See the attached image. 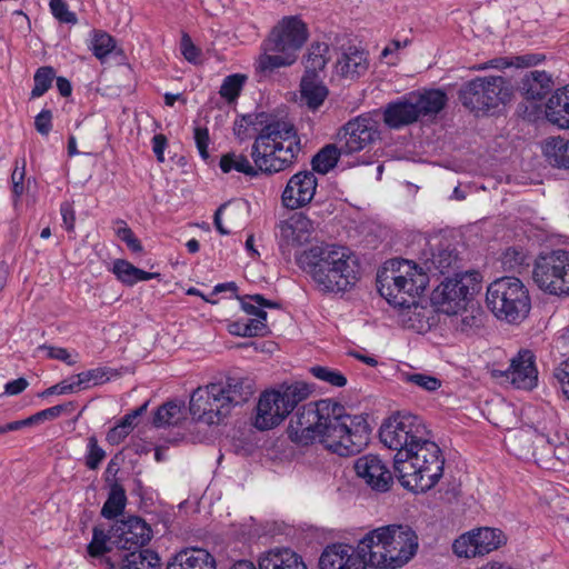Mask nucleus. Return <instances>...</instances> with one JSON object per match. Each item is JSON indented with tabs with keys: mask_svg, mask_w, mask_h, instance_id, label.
<instances>
[{
	"mask_svg": "<svg viewBox=\"0 0 569 569\" xmlns=\"http://www.w3.org/2000/svg\"><path fill=\"white\" fill-rule=\"evenodd\" d=\"M302 151L301 139L295 126L287 121H271L263 126L251 147L250 162L243 153L230 151L221 156L219 167L222 172L236 171L248 177L259 172L273 174L297 163Z\"/></svg>",
	"mask_w": 569,
	"mask_h": 569,
	"instance_id": "f257e3e1",
	"label": "nucleus"
},
{
	"mask_svg": "<svg viewBox=\"0 0 569 569\" xmlns=\"http://www.w3.org/2000/svg\"><path fill=\"white\" fill-rule=\"evenodd\" d=\"M296 262L323 292L347 291L359 279L358 259L347 247L312 246L297 254Z\"/></svg>",
	"mask_w": 569,
	"mask_h": 569,
	"instance_id": "f03ea898",
	"label": "nucleus"
},
{
	"mask_svg": "<svg viewBox=\"0 0 569 569\" xmlns=\"http://www.w3.org/2000/svg\"><path fill=\"white\" fill-rule=\"evenodd\" d=\"M320 442L330 451L351 456L367 443L369 425L362 416H351L346 408L332 400L317 401Z\"/></svg>",
	"mask_w": 569,
	"mask_h": 569,
	"instance_id": "7ed1b4c3",
	"label": "nucleus"
},
{
	"mask_svg": "<svg viewBox=\"0 0 569 569\" xmlns=\"http://www.w3.org/2000/svg\"><path fill=\"white\" fill-rule=\"evenodd\" d=\"M419 539L408 525H387L370 530L360 539V550L375 569H400L417 553Z\"/></svg>",
	"mask_w": 569,
	"mask_h": 569,
	"instance_id": "20e7f679",
	"label": "nucleus"
},
{
	"mask_svg": "<svg viewBox=\"0 0 569 569\" xmlns=\"http://www.w3.org/2000/svg\"><path fill=\"white\" fill-rule=\"evenodd\" d=\"M445 459L439 446L428 435L411 452L401 451L393 458L395 472L405 488L415 492L431 489L442 477Z\"/></svg>",
	"mask_w": 569,
	"mask_h": 569,
	"instance_id": "39448f33",
	"label": "nucleus"
},
{
	"mask_svg": "<svg viewBox=\"0 0 569 569\" xmlns=\"http://www.w3.org/2000/svg\"><path fill=\"white\" fill-rule=\"evenodd\" d=\"M429 278L423 268L412 261H387L378 271V291L395 308H418L417 298L425 291Z\"/></svg>",
	"mask_w": 569,
	"mask_h": 569,
	"instance_id": "423d86ee",
	"label": "nucleus"
},
{
	"mask_svg": "<svg viewBox=\"0 0 569 569\" xmlns=\"http://www.w3.org/2000/svg\"><path fill=\"white\" fill-rule=\"evenodd\" d=\"M307 24L298 17L282 18L261 43V53L256 60L259 72H273L292 66L299 51L308 40Z\"/></svg>",
	"mask_w": 569,
	"mask_h": 569,
	"instance_id": "0eeeda50",
	"label": "nucleus"
},
{
	"mask_svg": "<svg viewBox=\"0 0 569 569\" xmlns=\"http://www.w3.org/2000/svg\"><path fill=\"white\" fill-rule=\"evenodd\" d=\"M251 395L242 379L227 378L223 383H210L193 391L190 398V413L193 419L207 425H218L231 409L246 402Z\"/></svg>",
	"mask_w": 569,
	"mask_h": 569,
	"instance_id": "6e6552de",
	"label": "nucleus"
},
{
	"mask_svg": "<svg viewBox=\"0 0 569 569\" xmlns=\"http://www.w3.org/2000/svg\"><path fill=\"white\" fill-rule=\"evenodd\" d=\"M511 97L510 82L500 76L477 77L459 90L462 106L476 114L495 113L505 107Z\"/></svg>",
	"mask_w": 569,
	"mask_h": 569,
	"instance_id": "1a4fd4ad",
	"label": "nucleus"
},
{
	"mask_svg": "<svg viewBox=\"0 0 569 569\" xmlns=\"http://www.w3.org/2000/svg\"><path fill=\"white\" fill-rule=\"evenodd\" d=\"M486 301L492 313L509 323L522 321L530 311V297L522 281L516 277H501L487 289Z\"/></svg>",
	"mask_w": 569,
	"mask_h": 569,
	"instance_id": "9d476101",
	"label": "nucleus"
},
{
	"mask_svg": "<svg viewBox=\"0 0 569 569\" xmlns=\"http://www.w3.org/2000/svg\"><path fill=\"white\" fill-rule=\"evenodd\" d=\"M309 388L305 383L282 386L278 390L261 393L254 418L259 430H269L280 425L295 407L308 398Z\"/></svg>",
	"mask_w": 569,
	"mask_h": 569,
	"instance_id": "9b49d317",
	"label": "nucleus"
},
{
	"mask_svg": "<svg viewBox=\"0 0 569 569\" xmlns=\"http://www.w3.org/2000/svg\"><path fill=\"white\" fill-rule=\"evenodd\" d=\"M532 279L537 287L552 296H569V251L553 250L537 257Z\"/></svg>",
	"mask_w": 569,
	"mask_h": 569,
	"instance_id": "f8f14e48",
	"label": "nucleus"
},
{
	"mask_svg": "<svg viewBox=\"0 0 569 569\" xmlns=\"http://www.w3.org/2000/svg\"><path fill=\"white\" fill-rule=\"evenodd\" d=\"M478 272L456 274L445 279L432 293V302L441 313L452 315L467 306L468 296L475 290Z\"/></svg>",
	"mask_w": 569,
	"mask_h": 569,
	"instance_id": "ddd939ff",
	"label": "nucleus"
},
{
	"mask_svg": "<svg viewBox=\"0 0 569 569\" xmlns=\"http://www.w3.org/2000/svg\"><path fill=\"white\" fill-rule=\"evenodd\" d=\"M379 136L377 121L367 116H359L348 121L338 131L336 141L342 154L351 157L366 150L379 139Z\"/></svg>",
	"mask_w": 569,
	"mask_h": 569,
	"instance_id": "4468645a",
	"label": "nucleus"
},
{
	"mask_svg": "<svg viewBox=\"0 0 569 569\" xmlns=\"http://www.w3.org/2000/svg\"><path fill=\"white\" fill-rule=\"evenodd\" d=\"M492 376L498 379L500 383H508L517 389L531 390L538 383L536 357L531 350H520L518 355L511 359L508 369H495Z\"/></svg>",
	"mask_w": 569,
	"mask_h": 569,
	"instance_id": "2eb2a0df",
	"label": "nucleus"
},
{
	"mask_svg": "<svg viewBox=\"0 0 569 569\" xmlns=\"http://www.w3.org/2000/svg\"><path fill=\"white\" fill-rule=\"evenodd\" d=\"M313 231L312 220L303 213H293L280 221L276 237L281 253L290 259L292 250L309 242Z\"/></svg>",
	"mask_w": 569,
	"mask_h": 569,
	"instance_id": "dca6fc26",
	"label": "nucleus"
},
{
	"mask_svg": "<svg viewBox=\"0 0 569 569\" xmlns=\"http://www.w3.org/2000/svg\"><path fill=\"white\" fill-rule=\"evenodd\" d=\"M368 555L357 546L348 543H332L327 546L320 558V569H367Z\"/></svg>",
	"mask_w": 569,
	"mask_h": 569,
	"instance_id": "f3484780",
	"label": "nucleus"
},
{
	"mask_svg": "<svg viewBox=\"0 0 569 569\" xmlns=\"http://www.w3.org/2000/svg\"><path fill=\"white\" fill-rule=\"evenodd\" d=\"M318 423L317 401L309 402L291 417L288 436L291 441L301 446H308L316 440L320 441Z\"/></svg>",
	"mask_w": 569,
	"mask_h": 569,
	"instance_id": "a211bd4d",
	"label": "nucleus"
},
{
	"mask_svg": "<svg viewBox=\"0 0 569 569\" xmlns=\"http://www.w3.org/2000/svg\"><path fill=\"white\" fill-rule=\"evenodd\" d=\"M317 186L318 181L313 171L303 170L295 173L282 191V204L291 210L305 207L313 199Z\"/></svg>",
	"mask_w": 569,
	"mask_h": 569,
	"instance_id": "6ab92c4d",
	"label": "nucleus"
},
{
	"mask_svg": "<svg viewBox=\"0 0 569 569\" xmlns=\"http://www.w3.org/2000/svg\"><path fill=\"white\" fill-rule=\"evenodd\" d=\"M150 526L139 517H129L112 528L113 542L121 549L141 548L151 539Z\"/></svg>",
	"mask_w": 569,
	"mask_h": 569,
	"instance_id": "aec40b11",
	"label": "nucleus"
},
{
	"mask_svg": "<svg viewBox=\"0 0 569 569\" xmlns=\"http://www.w3.org/2000/svg\"><path fill=\"white\" fill-rule=\"evenodd\" d=\"M355 470L371 489L387 491L392 483V475L386 462L376 455H365L355 461Z\"/></svg>",
	"mask_w": 569,
	"mask_h": 569,
	"instance_id": "412c9836",
	"label": "nucleus"
},
{
	"mask_svg": "<svg viewBox=\"0 0 569 569\" xmlns=\"http://www.w3.org/2000/svg\"><path fill=\"white\" fill-rule=\"evenodd\" d=\"M418 119V111L411 93L398 101L389 103L383 112L385 123L392 129H399Z\"/></svg>",
	"mask_w": 569,
	"mask_h": 569,
	"instance_id": "4be33fe9",
	"label": "nucleus"
},
{
	"mask_svg": "<svg viewBox=\"0 0 569 569\" xmlns=\"http://www.w3.org/2000/svg\"><path fill=\"white\" fill-rule=\"evenodd\" d=\"M258 565L260 569H307L302 558L287 548L271 549L262 553Z\"/></svg>",
	"mask_w": 569,
	"mask_h": 569,
	"instance_id": "5701e85b",
	"label": "nucleus"
},
{
	"mask_svg": "<svg viewBox=\"0 0 569 569\" xmlns=\"http://www.w3.org/2000/svg\"><path fill=\"white\" fill-rule=\"evenodd\" d=\"M546 118L560 129H569V84L557 89L548 99Z\"/></svg>",
	"mask_w": 569,
	"mask_h": 569,
	"instance_id": "b1692460",
	"label": "nucleus"
},
{
	"mask_svg": "<svg viewBox=\"0 0 569 569\" xmlns=\"http://www.w3.org/2000/svg\"><path fill=\"white\" fill-rule=\"evenodd\" d=\"M448 321L446 323L451 327L456 332L470 336L477 333L482 327L483 313L479 308L463 307L460 311L447 315Z\"/></svg>",
	"mask_w": 569,
	"mask_h": 569,
	"instance_id": "393cba45",
	"label": "nucleus"
},
{
	"mask_svg": "<svg viewBox=\"0 0 569 569\" xmlns=\"http://www.w3.org/2000/svg\"><path fill=\"white\" fill-rule=\"evenodd\" d=\"M367 53L357 48H349L336 63V71L345 78H359L368 70Z\"/></svg>",
	"mask_w": 569,
	"mask_h": 569,
	"instance_id": "a878e982",
	"label": "nucleus"
},
{
	"mask_svg": "<svg viewBox=\"0 0 569 569\" xmlns=\"http://www.w3.org/2000/svg\"><path fill=\"white\" fill-rule=\"evenodd\" d=\"M168 569H216V561L207 550L191 548L179 552Z\"/></svg>",
	"mask_w": 569,
	"mask_h": 569,
	"instance_id": "bb28decb",
	"label": "nucleus"
},
{
	"mask_svg": "<svg viewBox=\"0 0 569 569\" xmlns=\"http://www.w3.org/2000/svg\"><path fill=\"white\" fill-rule=\"evenodd\" d=\"M410 428L409 425L400 422L398 412L391 416L380 428L379 437L381 442L391 450L400 453L407 450L409 445L406 442L405 429Z\"/></svg>",
	"mask_w": 569,
	"mask_h": 569,
	"instance_id": "cd10ccee",
	"label": "nucleus"
},
{
	"mask_svg": "<svg viewBox=\"0 0 569 569\" xmlns=\"http://www.w3.org/2000/svg\"><path fill=\"white\" fill-rule=\"evenodd\" d=\"M418 116H430L440 112L446 103L447 96L439 89L427 90L422 93L411 92Z\"/></svg>",
	"mask_w": 569,
	"mask_h": 569,
	"instance_id": "c85d7f7f",
	"label": "nucleus"
},
{
	"mask_svg": "<svg viewBox=\"0 0 569 569\" xmlns=\"http://www.w3.org/2000/svg\"><path fill=\"white\" fill-rule=\"evenodd\" d=\"M112 272L119 281L127 286H133L140 281H148L160 277L158 272H147L123 259L113 262Z\"/></svg>",
	"mask_w": 569,
	"mask_h": 569,
	"instance_id": "c756f323",
	"label": "nucleus"
},
{
	"mask_svg": "<svg viewBox=\"0 0 569 569\" xmlns=\"http://www.w3.org/2000/svg\"><path fill=\"white\" fill-rule=\"evenodd\" d=\"M120 569H161V561L157 552L137 549L123 555Z\"/></svg>",
	"mask_w": 569,
	"mask_h": 569,
	"instance_id": "7c9ffc66",
	"label": "nucleus"
},
{
	"mask_svg": "<svg viewBox=\"0 0 569 569\" xmlns=\"http://www.w3.org/2000/svg\"><path fill=\"white\" fill-rule=\"evenodd\" d=\"M398 419L410 427L405 429V437L409 445L406 451L411 452L412 448H417L420 441L430 435V431L420 417L410 412H398Z\"/></svg>",
	"mask_w": 569,
	"mask_h": 569,
	"instance_id": "2f4dec72",
	"label": "nucleus"
},
{
	"mask_svg": "<svg viewBox=\"0 0 569 569\" xmlns=\"http://www.w3.org/2000/svg\"><path fill=\"white\" fill-rule=\"evenodd\" d=\"M552 80L546 71L535 70L526 76L522 89L528 99L540 100L551 89Z\"/></svg>",
	"mask_w": 569,
	"mask_h": 569,
	"instance_id": "473e14b6",
	"label": "nucleus"
},
{
	"mask_svg": "<svg viewBox=\"0 0 569 569\" xmlns=\"http://www.w3.org/2000/svg\"><path fill=\"white\" fill-rule=\"evenodd\" d=\"M330 47L326 42H313L308 48L305 59L306 73L309 76H318L320 71L325 70L328 61L330 60Z\"/></svg>",
	"mask_w": 569,
	"mask_h": 569,
	"instance_id": "72a5a7b5",
	"label": "nucleus"
},
{
	"mask_svg": "<svg viewBox=\"0 0 569 569\" xmlns=\"http://www.w3.org/2000/svg\"><path fill=\"white\" fill-rule=\"evenodd\" d=\"M301 98L310 109H317L325 101L328 90L318 76L305 74L301 80Z\"/></svg>",
	"mask_w": 569,
	"mask_h": 569,
	"instance_id": "f704fd0d",
	"label": "nucleus"
},
{
	"mask_svg": "<svg viewBox=\"0 0 569 569\" xmlns=\"http://www.w3.org/2000/svg\"><path fill=\"white\" fill-rule=\"evenodd\" d=\"M458 262V254L450 244H439L431 253L430 258L425 261L428 271L437 270L440 273L448 272Z\"/></svg>",
	"mask_w": 569,
	"mask_h": 569,
	"instance_id": "c9c22d12",
	"label": "nucleus"
},
{
	"mask_svg": "<svg viewBox=\"0 0 569 569\" xmlns=\"http://www.w3.org/2000/svg\"><path fill=\"white\" fill-rule=\"evenodd\" d=\"M543 151L550 164L569 169V140L550 138L546 141Z\"/></svg>",
	"mask_w": 569,
	"mask_h": 569,
	"instance_id": "e433bc0d",
	"label": "nucleus"
},
{
	"mask_svg": "<svg viewBox=\"0 0 569 569\" xmlns=\"http://www.w3.org/2000/svg\"><path fill=\"white\" fill-rule=\"evenodd\" d=\"M337 141L335 143L327 144L323 147L311 161L312 170L326 174L332 168L336 167L339 159L346 158V154H342V151L338 149Z\"/></svg>",
	"mask_w": 569,
	"mask_h": 569,
	"instance_id": "4c0bfd02",
	"label": "nucleus"
},
{
	"mask_svg": "<svg viewBox=\"0 0 569 569\" xmlns=\"http://www.w3.org/2000/svg\"><path fill=\"white\" fill-rule=\"evenodd\" d=\"M475 531L478 537V547L481 548L483 556L506 543L507 538L500 529L482 527Z\"/></svg>",
	"mask_w": 569,
	"mask_h": 569,
	"instance_id": "58836bf2",
	"label": "nucleus"
},
{
	"mask_svg": "<svg viewBox=\"0 0 569 569\" xmlns=\"http://www.w3.org/2000/svg\"><path fill=\"white\" fill-rule=\"evenodd\" d=\"M452 550L460 558L483 556L481 548L478 547V537L475 529L458 537L453 541Z\"/></svg>",
	"mask_w": 569,
	"mask_h": 569,
	"instance_id": "ea45409f",
	"label": "nucleus"
},
{
	"mask_svg": "<svg viewBox=\"0 0 569 569\" xmlns=\"http://www.w3.org/2000/svg\"><path fill=\"white\" fill-rule=\"evenodd\" d=\"M399 379L402 382L412 385L429 392L436 391L441 387V381L437 377L413 370H401L399 372Z\"/></svg>",
	"mask_w": 569,
	"mask_h": 569,
	"instance_id": "a19ab883",
	"label": "nucleus"
},
{
	"mask_svg": "<svg viewBox=\"0 0 569 569\" xmlns=\"http://www.w3.org/2000/svg\"><path fill=\"white\" fill-rule=\"evenodd\" d=\"M126 502L127 498L123 488L116 485L111 488L109 497L101 509V515L106 519H113L123 511Z\"/></svg>",
	"mask_w": 569,
	"mask_h": 569,
	"instance_id": "79ce46f5",
	"label": "nucleus"
},
{
	"mask_svg": "<svg viewBox=\"0 0 569 569\" xmlns=\"http://www.w3.org/2000/svg\"><path fill=\"white\" fill-rule=\"evenodd\" d=\"M183 417L182 406L174 401H169L159 407L153 423L157 427L177 425Z\"/></svg>",
	"mask_w": 569,
	"mask_h": 569,
	"instance_id": "37998d69",
	"label": "nucleus"
},
{
	"mask_svg": "<svg viewBox=\"0 0 569 569\" xmlns=\"http://www.w3.org/2000/svg\"><path fill=\"white\" fill-rule=\"evenodd\" d=\"M248 77L242 73H233L230 76H227L220 87L219 93L222 99H224L227 102L232 103L234 102L238 97L240 96V92L242 91V88L244 83L247 82Z\"/></svg>",
	"mask_w": 569,
	"mask_h": 569,
	"instance_id": "c03bdc74",
	"label": "nucleus"
},
{
	"mask_svg": "<svg viewBox=\"0 0 569 569\" xmlns=\"http://www.w3.org/2000/svg\"><path fill=\"white\" fill-rule=\"evenodd\" d=\"M509 450L520 458H526L532 450V432L520 430L508 440Z\"/></svg>",
	"mask_w": 569,
	"mask_h": 569,
	"instance_id": "a18cd8bd",
	"label": "nucleus"
},
{
	"mask_svg": "<svg viewBox=\"0 0 569 569\" xmlns=\"http://www.w3.org/2000/svg\"><path fill=\"white\" fill-rule=\"evenodd\" d=\"M90 48L94 57L103 62L107 56L116 48V42L110 34L103 31H94Z\"/></svg>",
	"mask_w": 569,
	"mask_h": 569,
	"instance_id": "49530a36",
	"label": "nucleus"
},
{
	"mask_svg": "<svg viewBox=\"0 0 569 569\" xmlns=\"http://www.w3.org/2000/svg\"><path fill=\"white\" fill-rule=\"evenodd\" d=\"M501 264L506 271H519L523 266L529 264L528 254L522 248H508L501 257Z\"/></svg>",
	"mask_w": 569,
	"mask_h": 569,
	"instance_id": "de8ad7c7",
	"label": "nucleus"
},
{
	"mask_svg": "<svg viewBox=\"0 0 569 569\" xmlns=\"http://www.w3.org/2000/svg\"><path fill=\"white\" fill-rule=\"evenodd\" d=\"M54 77L56 72L52 67L39 68L33 77L34 87L31 91V98L42 97L50 89Z\"/></svg>",
	"mask_w": 569,
	"mask_h": 569,
	"instance_id": "09e8293b",
	"label": "nucleus"
},
{
	"mask_svg": "<svg viewBox=\"0 0 569 569\" xmlns=\"http://www.w3.org/2000/svg\"><path fill=\"white\" fill-rule=\"evenodd\" d=\"M241 306L248 315L259 318L260 313H267L263 308H277L278 303L264 299L261 295H252L242 298Z\"/></svg>",
	"mask_w": 569,
	"mask_h": 569,
	"instance_id": "8fccbe9b",
	"label": "nucleus"
},
{
	"mask_svg": "<svg viewBox=\"0 0 569 569\" xmlns=\"http://www.w3.org/2000/svg\"><path fill=\"white\" fill-rule=\"evenodd\" d=\"M113 230L116 236L123 241L132 252L139 253L142 251L143 248L140 240L134 236L126 221L117 220Z\"/></svg>",
	"mask_w": 569,
	"mask_h": 569,
	"instance_id": "3c124183",
	"label": "nucleus"
},
{
	"mask_svg": "<svg viewBox=\"0 0 569 569\" xmlns=\"http://www.w3.org/2000/svg\"><path fill=\"white\" fill-rule=\"evenodd\" d=\"M113 373L109 368H96L87 370L77 375L82 389L87 388L90 383L93 386L101 385L110 380V375Z\"/></svg>",
	"mask_w": 569,
	"mask_h": 569,
	"instance_id": "603ef678",
	"label": "nucleus"
},
{
	"mask_svg": "<svg viewBox=\"0 0 569 569\" xmlns=\"http://www.w3.org/2000/svg\"><path fill=\"white\" fill-rule=\"evenodd\" d=\"M311 372L316 378L335 387H343L347 383V378L340 371L330 369L328 367L317 366L311 368Z\"/></svg>",
	"mask_w": 569,
	"mask_h": 569,
	"instance_id": "864d4df0",
	"label": "nucleus"
},
{
	"mask_svg": "<svg viewBox=\"0 0 569 569\" xmlns=\"http://www.w3.org/2000/svg\"><path fill=\"white\" fill-rule=\"evenodd\" d=\"M106 458V451L98 445V440L94 436L88 438L86 466L94 470L99 467L102 460Z\"/></svg>",
	"mask_w": 569,
	"mask_h": 569,
	"instance_id": "5fc2aeb1",
	"label": "nucleus"
},
{
	"mask_svg": "<svg viewBox=\"0 0 569 569\" xmlns=\"http://www.w3.org/2000/svg\"><path fill=\"white\" fill-rule=\"evenodd\" d=\"M49 7L53 17L62 23L76 24L78 19L76 13L71 12L64 0H50Z\"/></svg>",
	"mask_w": 569,
	"mask_h": 569,
	"instance_id": "6e6d98bb",
	"label": "nucleus"
},
{
	"mask_svg": "<svg viewBox=\"0 0 569 569\" xmlns=\"http://www.w3.org/2000/svg\"><path fill=\"white\" fill-rule=\"evenodd\" d=\"M38 349L44 351L48 358L63 361L68 366H73L78 362V353L72 356L66 348L42 345Z\"/></svg>",
	"mask_w": 569,
	"mask_h": 569,
	"instance_id": "4d7b16f0",
	"label": "nucleus"
},
{
	"mask_svg": "<svg viewBox=\"0 0 569 569\" xmlns=\"http://www.w3.org/2000/svg\"><path fill=\"white\" fill-rule=\"evenodd\" d=\"M107 541H108V537L104 533V531L99 528H94L93 533H92V540L88 545V548H87L88 553L91 557H100V556L104 555L106 552L109 551Z\"/></svg>",
	"mask_w": 569,
	"mask_h": 569,
	"instance_id": "13d9d810",
	"label": "nucleus"
},
{
	"mask_svg": "<svg viewBox=\"0 0 569 569\" xmlns=\"http://www.w3.org/2000/svg\"><path fill=\"white\" fill-rule=\"evenodd\" d=\"M26 177V159L22 158L20 160L16 161V167L11 174V181H12V192L16 198H20L22 193L24 192V181Z\"/></svg>",
	"mask_w": 569,
	"mask_h": 569,
	"instance_id": "bf43d9fd",
	"label": "nucleus"
},
{
	"mask_svg": "<svg viewBox=\"0 0 569 569\" xmlns=\"http://www.w3.org/2000/svg\"><path fill=\"white\" fill-rule=\"evenodd\" d=\"M254 122L251 116H242L240 119L234 121L233 133L236 138L242 142L252 137Z\"/></svg>",
	"mask_w": 569,
	"mask_h": 569,
	"instance_id": "052dcab7",
	"label": "nucleus"
},
{
	"mask_svg": "<svg viewBox=\"0 0 569 569\" xmlns=\"http://www.w3.org/2000/svg\"><path fill=\"white\" fill-rule=\"evenodd\" d=\"M193 138L197 146V149L199 151L200 157L203 160H207L209 158V143H210V137H209V130L206 127H196L193 130Z\"/></svg>",
	"mask_w": 569,
	"mask_h": 569,
	"instance_id": "680f3d73",
	"label": "nucleus"
},
{
	"mask_svg": "<svg viewBox=\"0 0 569 569\" xmlns=\"http://www.w3.org/2000/svg\"><path fill=\"white\" fill-rule=\"evenodd\" d=\"M67 410V406L58 405L47 409H43L32 416H30L32 426L37 423H41L47 420H53L58 418L62 412Z\"/></svg>",
	"mask_w": 569,
	"mask_h": 569,
	"instance_id": "e2e57ef3",
	"label": "nucleus"
},
{
	"mask_svg": "<svg viewBox=\"0 0 569 569\" xmlns=\"http://www.w3.org/2000/svg\"><path fill=\"white\" fill-rule=\"evenodd\" d=\"M180 49L186 60L192 63L198 61L201 51L193 44L188 33H182Z\"/></svg>",
	"mask_w": 569,
	"mask_h": 569,
	"instance_id": "0e129e2a",
	"label": "nucleus"
},
{
	"mask_svg": "<svg viewBox=\"0 0 569 569\" xmlns=\"http://www.w3.org/2000/svg\"><path fill=\"white\" fill-rule=\"evenodd\" d=\"M259 318L244 319L247 323V330L250 331V337L264 336L268 332L266 323L267 313H260Z\"/></svg>",
	"mask_w": 569,
	"mask_h": 569,
	"instance_id": "69168bd1",
	"label": "nucleus"
},
{
	"mask_svg": "<svg viewBox=\"0 0 569 569\" xmlns=\"http://www.w3.org/2000/svg\"><path fill=\"white\" fill-rule=\"evenodd\" d=\"M36 130L47 136L52 129V112L48 109H43L34 119Z\"/></svg>",
	"mask_w": 569,
	"mask_h": 569,
	"instance_id": "338daca9",
	"label": "nucleus"
},
{
	"mask_svg": "<svg viewBox=\"0 0 569 569\" xmlns=\"http://www.w3.org/2000/svg\"><path fill=\"white\" fill-rule=\"evenodd\" d=\"M555 376L561 386L563 395L569 399V359L560 363L556 369Z\"/></svg>",
	"mask_w": 569,
	"mask_h": 569,
	"instance_id": "774afa93",
	"label": "nucleus"
}]
</instances>
